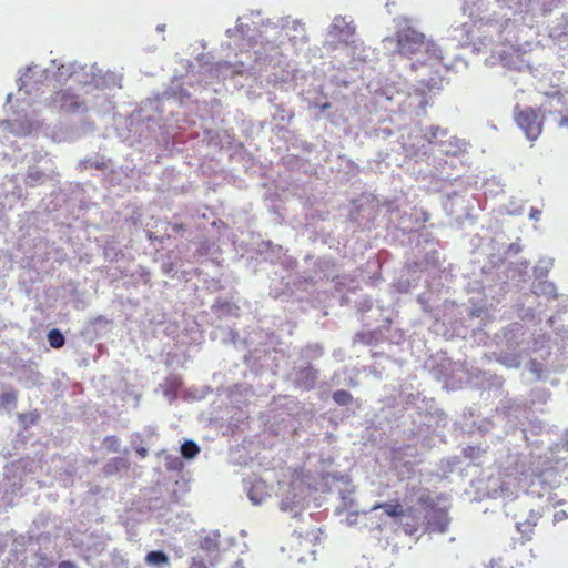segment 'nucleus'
Returning <instances> with one entry per match:
<instances>
[{"label": "nucleus", "instance_id": "nucleus-6", "mask_svg": "<svg viewBox=\"0 0 568 568\" xmlns=\"http://www.w3.org/2000/svg\"><path fill=\"white\" fill-rule=\"evenodd\" d=\"M145 564L151 567L168 566L170 564L169 556L162 550H152L146 554Z\"/></svg>", "mask_w": 568, "mask_h": 568}, {"label": "nucleus", "instance_id": "nucleus-19", "mask_svg": "<svg viewBox=\"0 0 568 568\" xmlns=\"http://www.w3.org/2000/svg\"><path fill=\"white\" fill-rule=\"evenodd\" d=\"M189 568H207L205 562L197 558H192L191 565Z\"/></svg>", "mask_w": 568, "mask_h": 568}, {"label": "nucleus", "instance_id": "nucleus-11", "mask_svg": "<svg viewBox=\"0 0 568 568\" xmlns=\"http://www.w3.org/2000/svg\"><path fill=\"white\" fill-rule=\"evenodd\" d=\"M200 453L199 445L193 440H186L181 446V454L184 458H194Z\"/></svg>", "mask_w": 568, "mask_h": 568}, {"label": "nucleus", "instance_id": "nucleus-3", "mask_svg": "<svg viewBox=\"0 0 568 568\" xmlns=\"http://www.w3.org/2000/svg\"><path fill=\"white\" fill-rule=\"evenodd\" d=\"M542 517V508L531 509L523 520L516 523V530L520 534L521 544L532 540Z\"/></svg>", "mask_w": 568, "mask_h": 568}, {"label": "nucleus", "instance_id": "nucleus-2", "mask_svg": "<svg viewBox=\"0 0 568 568\" xmlns=\"http://www.w3.org/2000/svg\"><path fill=\"white\" fill-rule=\"evenodd\" d=\"M427 47L428 43L425 41L424 34L420 32L406 29L398 33L397 49L402 55L410 57Z\"/></svg>", "mask_w": 568, "mask_h": 568}, {"label": "nucleus", "instance_id": "nucleus-14", "mask_svg": "<svg viewBox=\"0 0 568 568\" xmlns=\"http://www.w3.org/2000/svg\"><path fill=\"white\" fill-rule=\"evenodd\" d=\"M73 73H74V64L68 63V64H62L59 67L57 75L60 81H65L69 78H71Z\"/></svg>", "mask_w": 568, "mask_h": 568}, {"label": "nucleus", "instance_id": "nucleus-8", "mask_svg": "<svg viewBox=\"0 0 568 568\" xmlns=\"http://www.w3.org/2000/svg\"><path fill=\"white\" fill-rule=\"evenodd\" d=\"M379 341L378 331L358 332L354 336V344L375 345Z\"/></svg>", "mask_w": 568, "mask_h": 568}, {"label": "nucleus", "instance_id": "nucleus-22", "mask_svg": "<svg viewBox=\"0 0 568 568\" xmlns=\"http://www.w3.org/2000/svg\"><path fill=\"white\" fill-rule=\"evenodd\" d=\"M540 215V211L536 209H531L530 211V217L538 221Z\"/></svg>", "mask_w": 568, "mask_h": 568}, {"label": "nucleus", "instance_id": "nucleus-16", "mask_svg": "<svg viewBox=\"0 0 568 568\" xmlns=\"http://www.w3.org/2000/svg\"><path fill=\"white\" fill-rule=\"evenodd\" d=\"M17 402V394L14 392H7L0 395V405L3 407L14 405Z\"/></svg>", "mask_w": 568, "mask_h": 568}, {"label": "nucleus", "instance_id": "nucleus-23", "mask_svg": "<svg viewBox=\"0 0 568 568\" xmlns=\"http://www.w3.org/2000/svg\"><path fill=\"white\" fill-rule=\"evenodd\" d=\"M95 168H97V169H103V168H104V165H103V163H102V164H101V163H98V164L95 165Z\"/></svg>", "mask_w": 568, "mask_h": 568}, {"label": "nucleus", "instance_id": "nucleus-18", "mask_svg": "<svg viewBox=\"0 0 568 568\" xmlns=\"http://www.w3.org/2000/svg\"><path fill=\"white\" fill-rule=\"evenodd\" d=\"M403 529H404L406 535L413 536L415 532H417L418 526H417L416 523H414V524L406 523V524L403 525Z\"/></svg>", "mask_w": 568, "mask_h": 568}, {"label": "nucleus", "instance_id": "nucleus-20", "mask_svg": "<svg viewBox=\"0 0 568 568\" xmlns=\"http://www.w3.org/2000/svg\"><path fill=\"white\" fill-rule=\"evenodd\" d=\"M58 568H77V566L70 560H63L58 565Z\"/></svg>", "mask_w": 568, "mask_h": 568}, {"label": "nucleus", "instance_id": "nucleus-12", "mask_svg": "<svg viewBox=\"0 0 568 568\" xmlns=\"http://www.w3.org/2000/svg\"><path fill=\"white\" fill-rule=\"evenodd\" d=\"M48 341L50 346L53 348H61L65 343L63 334L57 328L49 331Z\"/></svg>", "mask_w": 568, "mask_h": 568}, {"label": "nucleus", "instance_id": "nucleus-15", "mask_svg": "<svg viewBox=\"0 0 568 568\" xmlns=\"http://www.w3.org/2000/svg\"><path fill=\"white\" fill-rule=\"evenodd\" d=\"M104 448L110 453H116L120 448V440L116 436L110 435L103 439Z\"/></svg>", "mask_w": 568, "mask_h": 568}, {"label": "nucleus", "instance_id": "nucleus-1", "mask_svg": "<svg viewBox=\"0 0 568 568\" xmlns=\"http://www.w3.org/2000/svg\"><path fill=\"white\" fill-rule=\"evenodd\" d=\"M517 125L525 132L529 140H536L542 132L544 116L540 110L530 106L520 109L516 108L514 113Z\"/></svg>", "mask_w": 568, "mask_h": 568}, {"label": "nucleus", "instance_id": "nucleus-5", "mask_svg": "<svg viewBox=\"0 0 568 568\" xmlns=\"http://www.w3.org/2000/svg\"><path fill=\"white\" fill-rule=\"evenodd\" d=\"M54 101L59 103L60 109L67 112L75 111L83 105V102L79 100V97L70 91L58 92Z\"/></svg>", "mask_w": 568, "mask_h": 568}, {"label": "nucleus", "instance_id": "nucleus-4", "mask_svg": "<svg viewBox=\"0 0 568 568\" xmlns=\"http://www.w3.org/2000/svg\"><path fill=\"white\" fill-rule=\"evenodd\" d=\"M318 372L312 366L301 368L296 374V385L306 390L313 389L316 385Z\"/></svg>", "mask_w": 568, "mask_h": 568}, {"label": "nucleus", "instance_id": "nucleus-17", "mask_svg": "<svg viewBox=\"0 0 568 568\" xmlns=\"http://www.w3.org/2000/svg\"><path fill=\"white\" fill-rule=\"evenodd\" d=\"M568 519V513L565 509L556 510L552 515L554 525L562 523Z\"/></svg>", "mask_w": 568, "mask_h": 568}, {"label": "nucleus", "instance_id": "nucleus-10", "mask_svg": "<svg viewBox=\"0 0 568 568\" xmlns=\"http://www.w3.org/2000/svg\"><path fill=\"white\" fill-rule=\"evenodd\" d=\"M44 173L39 169H31L24 178V183L29 187H34L42 183Z\"/></svg>", "mask_w": 568, "mask_h": 568}, {"label": "nucleus", "instance_id": "nucleus-9", "mask_svg": "<svg viewBox=\"0 0 568 568\" xmlns=\"http://www.w3.org/2000/svg\"><path fill=\"white\" fill-rule=\"evenodd\" d=\"M381 508L384 513L393 518L400 517L405 514L402 505L398 501L395 503H382L374 507V509Z\"/></svg>", "mask_w": 568, "mask_h": 568}, {"label": "nucleus", "instance_id": "nucleus-13", "mask_svg": "<svg viewBox=\"0 0 568 568\" xmlns=\"http://www.w3.org/2000/svg\"><path fill=\"white\" fill-rule=\"evenodd\" d=\"M333 399L337 405L346 406L352 403L353 396L349 392L339 389L333 393Z\"/></svg>", "mask_w": 568, "mask_h": 568}, {"label": "nucleus", "instance_id": "nucleus-7", "mask_svg": "<svg viewBox=\"0 0 568 568\" xmlns=\"http://www.w3.org/2000/svg\"><path fill=\"white\" fill-rule=\"evenodd\" d=\"M128 468H129L128 460L116 457V458H112L104 465L103 474H104V476H112V475H115L119 471H121L123 469H128Z\"/></svg>", "mask_w": 568, "mask_h": 568}, {"label": "nucleus", "instance_id": "nucleus-21", "mask_svg": "<svg viewBox=\"0 0 568 568\" xmlns=\"http://www.w3.org/2000/svg\"><path fill=\"white\" fill-rule=\"evenodd\" d=\"M136 454L141 457V458H145L148 456V449L144 448V447H139L136 448Z\"/></svg>", "mask_w": 568, "mask_h": 568}]
</instances>
